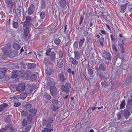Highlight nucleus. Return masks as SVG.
<instances>
[{
    "instance_id": "nucleus-1",
    "label": "nucleus",
    "mask_w": 132,
    "mask_h": 132,
    "mask_svg": "<svg viewBox=\"0 0 132 132\" xmlns=\"http://www.w3.org/2000/svg\"><path fill=\"white\" fill-rule=\"evenodd\" d=\"M21 23L23 25L24 27H26L24 31V34L25 36V38L27 37L28 36L29 33V30L28 27L29 25V23L27 21H26L24 22H22Z\"/></svg>"
},
{
    "instance_id": "nucleus-2",
    "label": "nucleus",
    "mask_w": 132,
    "mask_h": 132,
    "mask_svg": "<svg viewBox=\"0 0 132 132\" xmlns=\"http://www.w3.org/2000/svg\"><path fill=\"white\" fill-rule=\"evenodd\" d=\"M59 103L56 100H53L52 102V104L51 105V109L54 111L56 110L59 108L58 105Z\"/></svg>"
},
{
    "instance_id": "nucleus-3",
    "label": "nucleus",
    "mask_w": 132,
    "mask_h": 132,
    "mask_svg": "<svg viewBox=\"0 0 132 132\" xmlns=\"http://www.w3.org/2000/svg\"><path fill=\"white\" fill-rule=\"evenodd\" d=\"M25 85L24 83L19 84L16 88V91L20 92L24 91L26 88Z\"/></svg>"
},
{
    "instance_id": "nucleus-4",
    "label": "nucleus",
    "mask_w": 132,
    "mask_h": 132,
    "mask_svg": "<svg viewBox=\"0 0 132 132\" xmlns=\"http://www.w3.org/2000/svg\"><path fill=\"white\" fill-rule=\"evenodd\" d=\"M5 3V6L7 8H12L14 5L13 2V0H4Z\"/></svg>"
},
{
    "instance_id": "nucleus-5",
    "label": "nucleus",
    "mask_w": 132,
    "mask_h": 132,
    "mask_svg": "<svg viewBox=\"0 0 132 132\" xmlns=\"http://www.w3.org/2000/svg\"><path fill=\"white\" fill-rule=\"evenodd\" d=\"M71 87V85L70 83H66L65 86H61V88L63 91L67 92L68 90Z\"/></svg>"
},
{
    "instance_id": "nucleus-6",
    "label": "nucleus",
    "mask_w": 132,
    "mask_h": 132,
    "mask_svg": "<svg viewBox=\"0 0 132 132\" xmlns=\"http://www.w3.org/2000/svg\"><path fill=\"white\" fill-rule=\"evenodd\" d=\"M50 92L52 95L53 96H55L57 94V89L55 86H52L50 87Z\"/></svg>"
},
{
    "instance_id": "nucleus-7",
    "label": "nucleus",
    "mask_w": 132,
    "mask_h": 132,
    "mask_svg": "<svg viewBox=\"0 0 132 132\" xmlns=\"http://www.w3.org/2000/svg\"><path fill=\"white\" fill-rule=\"evenodd\" d=\"M8 106V104L6 103H4L0 105V111L3 112L6 110V108Z\"/></svg>"
},
{
    "instance_id": "nucleus-8",
    "label": "nucleus",
    "mask_w": 132,
    "mask_h": 132,
    "mask_svg": "<svg viewBox=\"0 0 132 132\" xmlns=\"http://www.w3.org/2000/svg\"><path fill=\"white\" fill-rule=\"evenodd\" d=\"M47 127H49V128H44V130H42V132H50L51 131L53 130V129L52 128L51 125L50 124L48 125Z\"/></svg>"
},
{
    "instance_id": "nucleus-9",
    "label": "nucleus",
    "mask_w": 132,
    "mask_h": 132,
    "mask_svg": "<svg viewBox=\"0 0 132 132\" xmlns=\"http://www.w3.org/2000/svg\"><path fill=\"white\" fill-rule=\"evenodd\" d=\"M55 53L54 52H51L50 55V59L52 62H53L55 61Z\"/></svg>"
},
{
    "instance_id": "nucleus-10",
    "label": "nucleus",
    "mask_w": 132,
    "mask_h": 132,
    "mask_svg": "<svg viewBox=\"0 0 132 132\" xmlns=\"http://www.w3.org/2000/svg\"><path fill=\"white\" fill-rule=\"evenodd\" d=\"M6 70L5 68H3L2 69V71H0V79L3 78L4 77Z\"/></svg>"
},
{
    "instance_id": "nucleus-11",
    "label": "nucleus",
    "mask_w": 132,
    "mask_h": 132,
    "mask_svg": "<svg viewBox=\"0 0 132 132\" xmlns=\"http://www.w3.org/2000/svg\"><path fill=\"white\" fill-rule=\"evenodd\" d=\"M69 60L71 63H72L74 65L77 64L78 63L77 60L75 59V58L72 57H70L69 58Z\"/></svg>"
},
{
    "instance_id": "nucleus-12",
    "label": "nucleus",
    "mask_w": 132,
    "mask_h": 132,
    "mask_svg": "<svg viewBox=\"0 0 132 132\" xmlns=\"http://www.w3.org/2000/svg\"><path fill=\"white\" fill-rule=\"evenodd\" d=\"M74 53V58L76 60L78 59L80 56V55L78 51H75Z\"/></svg>"
},
{
    "instance_id": "nucleus-13",
    "label": "nucleus",
    "mask_w": 132,
    "mask_h": 132,
    "mask_svg": "<svg viewBox=\"0 0 132 132\" xmlns=\"http://www.w3.org/2000/svg\"><path fill=\"white\" fill-rule=\"evenodd\" d=\"M31 105L30 104L28 103L25 104L24 107V110H29L31 109Z\"/></svg>"
},
{
    "instance_id": "nucleus-14",
    "label": "nucleus",
    "mask_w": 132,
    "mask_h": 132,
    "mask_svg": "<svg viewBox=\"0 0 132 132\" xmlns=\"http://www.w3.org/2000/svg\"><path fill=\"white\" fill-rule=\"evenodd\" d=\"M60 3V5L62 7L64 8L66 4L65 0H61Z\"/></svg>"
},
{
    "instance_id": "nucleus-15",
    "label": "nucleus",
    "mask_w": 132,
    "mask_h": 132,
    "mask_svg": "<svg viewBox=\"0 0 132 132\" xmlns=\"http://www.w3.org/2000/svg\"><path fill=\"white\" fill-rule=\"evenodd\" d=\"M103 56L105 58L108 59L110 60L111 59V54L109 53H104Z\"/></svg>"
},
{
    "instance_id": "nucleus-16",
    "label": "nucleus",
    "mask_w": 132,
    "mask_h": 132,
    "mask_svg": "<svg viewBox=\"0 0 132 132\" xmlns=\"http://www.w3.org/2000/svg\"><path fill=\"white\" fill-rule=\"evenodd\" d=\"M63 61L62 59H59L57 60V63L59 65V67L60 68H61L62 67Z\"/></svg>"
},
{
    "instance_id": "nucleus-17",
    "label": "nucleus",
    "mask_w": 132,
    "mask_h": 132,
    "mask_svg": "<svg viewBox=\"0 0 132 132\" xmlns=\"http://www.w3.org/2000/svg\"><path fill=\"white\" fill-rule=\"evenodd\" d=\"M85 40V38H84L80 39L79 44V48H81L83 44L84 43Z\"/></svg>"
},
{
    "instance_id": "nucleus-18",
    "label": "nucleus",
    "mask_w": 132,
    "mask_h": 132,
    "mask_svg": "<svg viewBox=\"0 0 132 132\" xmlns=\"http://www.w3.org/2000/svg\"><path fill=\"white\" fill-rule=\"evenodd\" d=\"M31 87L30 86H28V88H27L26 90V93L27 94H29L31 93L32 90H31Z\"/></svg>"
},
{
    "instance_id": "nucleus-19",
    "label": "nucleus",
    "mask_w": 132,
    "mask_h": 132,
    "mask_svg": "<svg viewBox=\"0 0 132 132\" xmlns=\"http://www.w3.org/2000/svg\"><path fill=\"white\" fill-rule=\"evenodd\" d=\"M36 65L34 63H29L28 64V69H32L36 67Z\"/></svg>"
},
{
    "instance_id": "nucleus-20",
    "label": "nucleus",
    "mask_w": 132,
    "mask_h": 132,
    "mask_svg": "<svg viewBox=\"0 0 132 132\" xmlns=\"http://www.w3.org/2000/svg\"><path fill=\"white\" fill-rule=\"evenodd\" d=\"M125 101L124 100H123L120 105V109H123L125 108Z\"/></svg>"
},
{
    "instance_id": "nucleus-21",
    "label": "nucleus",
    "mask_w": 132,
    "mask_h": 132,
    "mask_svg": "<svg viewBox=\"0 0 132 132\" xmlns=\"http://www.w3.org/2000/svg\"><path fill=\"white\" fill-rule=\"evenodd\" d=\"M27 94L24 93H22L21 94L20 97L21 99L24 100L26 97Z\"/></svg>"
},
{
    "instance_id": "nucleus-22",
    "label": "nucleus",
    "mask_w": 132,
    "mask_h": 132,
    "mask_svg": "<svg viewBox=\"0 0 132 132\" xmlns=\"http://www.w3.org/2000/svg\"><path fill=\"white\" fill-rule=\"evenodd\" d=\"M127 106L128 108H132V100H130L128 101Z\"/></svg>"
},
{
    "instance_id": "nucleus-23",
    "label": "nucleus",
    "mask_w": 132,
    "mask_h": 132,
    "mask_svg": "<svg viewBox=\"0 0 132 132\" xmlns=\"http://www.w3.org/2000/svg\"><path fill=\"white\" fill-rule=\"evenodd\" d=\"M13 46L14 48L16 49L19 50L20 48V46L16 43H14L13 44Z\"/></svg>"
},
{
    "instance_id": "nucleus-24",
    "label": "nucleus",
    "mask_w": 132,
    "mask_h": 132,
    "mask_svg": "<svg viewBox=\"0 0 132 132\" xmlns=\"http://www.w3.org/2000/svg\"><path fill=\"white\" fill-rule=\"evenodd\" d=\"M46 71L47 73L50 75H51L53 73V70L49 69H47Z\"/></svg>"
},
{
    "instance_id": "nucleus-25",
    "label": "nucleus",
    "mask_w": 132,
    "mask_h": 132,
    "mask_svg": "<svg viewBox=\"0 0 132 132\" xmlns=\"http://www.w3.org/2000/svg\"><path fill=\"white\" fill-rule=\"evenodd\" d=\"M54 42L56 45H59L60 43L61 40L59 38H56L55 39Z\"/></svg>"
},
{
    "instance_id": "nucleus-26",
    "label": "nucleus",
    "mask_w": 132,
    "mask_h": 132,
    "mask_svg": "<svg viewBox=\"0 0 132 132\" xmlns=\"http://www.w3.org/2000/svg\"><path fill=\"white\" fill-rule=\"evenodd\" d=\"M130 114L128 111L126 110L125 112V116L126 118H128Z\"/></svg>"
},
{
    "instance_id": "nucleus-27",
    "label": "nucleus",
    "mask_w": 132,
    "mask_h": 132,
    "mask_svg": "<svg viewBox=\"0 0 132 132\" xmlns=\"http://www.w3.org/2000/svg\"><path fill=\"white\" fill-rule=\"evenodd\" d=\"M45 0L42 1L41 3V7L42 8H45V7L46 6L45 4Z\"/></svg>"
},
{
    "instance_id": "nucleus-28",
    "label": "nucleus",
    "mask_w": 132,
    "mask_h": 132,
    "mask_svg": "<svg viewBox=\"0 0 132 132\" xmlns=\"http://www.w3.org/2000/svg\"><path fill=\"white\" fill-rule=\"evenodd\" d=\"M28 112L25 111H23L21 112V115L22 116H26L28 114Z\"/></svg>"
},
{
    "instance_id": "nucleus-29",
    "label": "nucleus",
    "mask_w": 132,
    "mask_h": 132,
    "mask_svg": "<svg viewBox=\"0 0 132 132\" xmlns=\"http://www.w3.org/2000/svg\"><path fill=\"white\" fill-rule=\"evenodd\" d=\"M37 112V110L35 109L30 110H29V113L32 114H34Z\"/></svg>"
},
{
    "instance_id": "nucleus-30",
    "label": "nucleus",
    "mask_w": 132,
    "mask_h": 132,
    "mask_svg": "<svg viewBox=\"0 0 132 132\" xmlns=\"http://www.w3.org/2000/svg\"><path fill=\"white\" fill-rule=\"evenodd\" d=\"M44 97L50 100L51 98V96L47 94H45L44 95Z\"/></svg>"
},
{
    "instance_id": "nucleus-31",
    "label": "nucleus",
    "mask_w": 132,
    "mask_h": 132,
    "mask_svg": "<svg viewBox=\"0 0 132 132\" xmlns=\"http://www.w3.org/2000/svg\"><path fill=\"white\" fill-rule=\"evenodd\" d=\"M129 5L128 4L126 3L125 4L121 5L120 6V7L121 8H126V7H127Z\"/></svg>"
},
{
    "instance_id": "nucleus-32",
    "label": "nucleus",
    "mask_w": 132,
    "mask_h": 132,
    "mask_svg": "<svg viewBox=\"0 0 132 132\" xmlns=\"http://www.w3.org/2000/svg\"><path fill=\"white\" fill-rule=\"evenodd\" d=\"M32 119V116L31 115H29L27 117V119L28 121H31Z\"/></svg>"
},
{
    "instance_id": "nucleus-33",
    "label": "nucleus",
    "mask_w": 132,
    "mask_h": 132,
    "mask_svg": "<svg viewBox=\"0 0 132 132\" xmlns=\"http://www.w3.org/2000/svg\"><path fill=\"white\" fill-rule=\"evenodd\" d=\"M78 42L76 41L73 44L74 48L75 49L78 48V49H79L78 48Z\"/></svg>"
},
{
    "instance_id": "nucleus-34",
    "label": "nucleus",
    "mask_w": 132,
    "mask_h": 132,
    "mask_svg": "<svg viewBox=\"0 0 132 132\" xmlns=\"http://www.w3.org/2000/svg\"><path fill=\"white\" fill-rule=\"evenodd\" d=\"M34 11V9H28V13L29 14H32Z\"/></svg>"
},
{
    "instance_id": "nucleus-35",
    "label": "nucleus",
    "mask_w": 132,
    "mask_h": 132,
    "mask_svg": "<svg viewBox=\"0 0 132 132\" xmlns=\"http://www.w3.org/2000/svg\"><path fill=\"white\" fill-rule=\"evenodd\" d=\"M59 58L62 59L63 56V53L62 51H60L59 53Z\"/></svg>"
},
{
    "instance_id": "nucleus-36",
    "label": "nucleus",
    "mask_w": 132,
    "mask_h": 132,
    "mask_svg": "<svg viewBox=\"0 0 132 132\" xmlns=\"http://www.w3.org/2000/svg\"><path fill=\"white\" fill-rule=\"evenodd\" d=\"M19 8H26L25 4L23 5L22 3L21 4V3H20V5H19Z\"/></svg>"
},
{
    "instance_id": "nucleus-37",
    "label": "nucleus",
    "mask_w": 132,
    "mask_h": 132,
    "mask_svg": "<svg viewBox=\"0 0 132 132\" xmlns=\"http://www.w3.org/2000/svg\"><path fill=\"white\" fill-rule=\"evenodd\" d=\"M9 56L10 57L12 58L15 56L14 52H12L10 53L9 55Z\"/></svg>"
},
{
    "instance_id": "nucleus-38",
    "label": "nucleus",
    "mask_w": 132,
    "mask_h": 132,
    "mask_svg": "<svg viewBox=\"0 0 132 132\" xmlns=\"http://www.w3.org/2000/svg\"><path fill=\"white\" fill-rule=\"evenodd\" d=\"M124 41L123 40H122L119 42V45L120 47H121V46H123V45H124Z\"/></svg>"
},
{
    "instance_id": "nucleus-39",
    "label": "nucleus",
    "mask_w": 132,
    "mask_h": 132,
    "mask_svg": "<svg viewBox=\"0 0 132 132\" xmlns=\"http://www.w3.org/2000/svg\"><path fill=\"white\" fill-rule=\"evenodd\" d=\"M13 27L15 28H16L18 26V23L17 22H13Z\"/></svg>"
},
{
    "instance_id": "nucleus-40",
    "label": "nucleus",
    "mask_w": 132,
    "mask_h": 132,
    "mask_svg": "<svg viewBox=\"0 0 132 132\" xmlns=\"http://www.w3.org/2000/svg\"><path fill=\"white\" fill-rule=\"evenodd\" d=\"M36 78V77L35 75H32L30 77L31 80H35Z\"/></svg>"
},
{
    "instance_id": "nucleus-41",
    "label": "nucleus",
    "mask_w": 132,
    "mask_h": 132,
    "mask_svg": "<svg viewBox=\"0 0 132 132\" xmlns=\"http://www.w3.org/2000/svg\"><path fill=\"white\" fill-rule=\"evenodd\" d=\"M40 16L42 19H44L45 16V14L43 12H42L40 13Z\"/></svg>"
},
{
    "instance_id": "nucleus-42",
    "label": "nucleus",
    "mask_w": 132,
    "mask_h": 132,
    "mask_svg": "<svg viewBox=\"0 0 132 132\" xmlns=\"http://www.w3.org/2000/svg\"><path fill=\"white\" fill-rule=\"evenodd\" d=\"M59 77L60 78V79L62 80H63L64 77L63 75L61 74H60L59 75Z\"/></svg>"
},
{
    "instance_id": "nucleus-43",
    "label": "nucleus",
    "mask_w": 132,
    "mask_h": 132,
    "mask_svg": "<svg viewBox=\"0 0 132 132\" xmlns=\"http://www.w3.org/2000/svg\"><path fill=\"white\" fill-rule=\"evenodd\" d=\"M30 125H28L27 127V128L25 129V131H29L30 129Z\"/></svg>"
},
{
    "instance_id": "nucleus-44",
    "label": "nucleus",
    "mask_w": 132,
    "mask_h": 132,
    "mask_svg": "<svg viewBox=\"0 0 132 132\" xmlns=\"http://www.w3.org/2000/svg\"><path fill=\"white\" fill-rule=\"evenodd\" d=\"M112 47L113 50L116 52H117V49L116 48V46L114 45H112Z\"/></svg>"
},
{
    "instance_id": "nucleus-45",
    "label": "nucleus",
    "mask_w": 132,
    "mask_h": 132,
    "mask_svg": "<svg viewBox=\"0 0 132 132\" xmlns=\"http://www.w3.org/2000/svg\"><path fill=\"white\" fill-rule=\"evenodd\" d=\"M22 126H24L27 125V122L25 120H23L22 122Z\"/></svg>"
},
{
    "instance_id": "nucleus-46",
    "label": "nucleus",
    "mask_w": 132,
    "mask_h": 132,
    "mask_svg": "<svg viewBox=\"0 0 132 132\" xmlns=\"http://www.w3.org/2000/svg\"><path fill=\"white\" fill-rule=\"evenodd\" d=\"M8 129V128L6 127L4 128H2L0 129V131L2 132H4L6 130Z\"/></svg>"
},
{
    "instance_id": "nucleus-47",
    "label": "nucleus",
    "mask_w": 132,
    "mask_h": 132,
    "mask_svg": "<svg viewBox=\"0 0 132 132\" xmlns=\"http://www.w3.org/2000/svg\"><path fill=\"white\" fill-rule=\"evenodd\" d=\"M21 104L20 103H14V105L15 107H18Z\"/></svg>"
},
{
    "instance_id": "nucleus-48",
    "label": "nucleus",
    "mask_w": 132,
    "mask_h": 132,
    "mask_svg": "<svg viewBox=\"0 0 132 132\" xmlns=\"http://www.w3.org/2000/svg\"><path fill=\"white\" fill-rule=\"evenodd\" d=\"M89 73L90 75H92L93 74V72L92 70L89 69L88 70Z\"/></svg>"
},
{
    "instance_id": "nucleus-49",
    "label": "nucleus",
    "mask_w": 132,
    "mask_h": 132,
    "mask_svg": "<svg viewBox=\"0 0 132 132\" xmlns=\"http://www.w3.org/2000/svg\"><path fill=\"white\" fill-rule=\"evenodd\" d=\"M51 51V49H49L47 52H46V55H50V53Z\"/></svg>"
},
{
    "instance_id": "nucleus-50",
    "label": "nucleus",
    "mask_w": 132,
    "mask_h": 132,
    "mask_svg": "<svg viewBox=\"0 0 132 132\" xmlns=\"http://www.w3.org/2000/svg\"><path fill=\"white\" fill-rule=\"evenodd\" d=\"M11 99L12 100L13 102H15V101H16V100L17 99V98H15L14 96L11 97Z\"/></svg>"
},
{
    "instance_id": "nucleus-51",
    "label": "nucleus",
    "mask_w": 132,
    "mask_h": 132,
    "mask_svg": "<svg viewBox=\"0 0 132 132\" xmlns=\"http://www.w3.org/2000/svg\"><path fill=\"white\" fill-rule=\"evenodd\" d=\"M17 75L15 73H14L12 74V78H15L17 77Z\"/></svg>"
},
{
    "instance_id": "nucleus-52",
    "label": "nucleus",
    "mask_w": 132,
    "mask_h": 132,
    "mask_svg": "<svg viewBox=\"0 0 132 132\" xmlns=\"http://www.w3.org/2000/svg\"><path fill=\"white\" fill-rule=\"evenodd\" d=\"M83 17H82V16H81L80 17V21H79V24H81L82 22L83 21Z\"/></svg>"
},
{
    "instance_id": "nucleus-53",
    "label": "nucleus",
    "mask_w": 132,
    "mask_h": 132,
    "mask_svg": "<svg viewBox=\"0 0 132 132\" xmlns=\"http://www.w3.org/2000/svg\"><path fill=\"white\" fill-rule=\"evenodd\" d=\"M46 123V121L45 119H43V122H42L43 125L44 126V125H45Z\"/></svg>"
},
{
    "instance_id": "nucleus-54",
    "label": "nucleus",
    "mask_w": 132,
    "mask_h": 132,
    "mask_svg": "<svg viewBox=\"0 0 132 132\" xmlns=\"http://www.w3.org/2000/svg\"><path fill=\"white\" fill-rule=\"evenodd\" d=\"M104 38L103 37L99 39L100 42H104Z\"/></svg>"
},
{
    "instance_id": "nucleus-55",
    "label": "nucleus",
    "mask_w": 132,
    "mask_h": 132,
    "mask_svg": "<svg viewBox=\"0 0 132 132\" xmlns=\"http://www.w3.org/2000/svg\"><path fill=\"white\" fill-rule=\"evenodd\" d=\"M35 7H35L34 4H31L29 8H34Z\"/></svg>"
},
{
    "instance_id": "nucleus-56",
    "label": "nucleus",
    "mask_w": 132,
    "mask_h": 132,
    "mask_svg": "<svg viewBox=\"0 0 132 132\" xmlns=\"http://www.w3.org/2000/svg\"><path fill=\"white\" fill-rule=\"evenodd\" d=\"M92 6H91L90 5H89V4H88L87 5V7H86L87 8H91V7Z\"/></svg>"
},
{
    "instance_id": "nucleus-57",
    "label": "nucleus",
    "mask_w": 132,
    "mask_h": 132,
    "mask_svg": "<svg viewBox=\"0 0 132 132\" xmlns=\"http://www.w3.org/2000/svg\"><path fill=\"white\" fill-rule=\"evenodd\" d=\"M119 3H123L125 1V0H118Z\"/></svg>"
},
{
    "instance_id": "nucleus-58",
    "label": "nucleus",
    "mask_w": 132,
    "mask_h": 132,
    "mask_svg": "<svg viewBox=\"0 0 132 132\" xmlns=\"http://www.w3.org/2000/svg\"><path fill=\"white\" fill-rule=\"evenodd\" d=\"M47 60L46 59H45L43 61V63L45 64H47Z\"/></svg>"
},
{
    "instance_id": "nucleus-59",
    "label": "nucleus",
    "mask_w": 132,
    "mask_h": 132,
    "mask_svg": "<svg viewBox=\"0 0 132 132\" xmlns=\"http://www.w3.org/2000/svg\"><path fill=\"white\" fill-rule=\"evenodd\" d=\"M31 20V18L29 16H28L26 17V20Z\"/></svg>"
},
{
    "instance_id": "nucleus-60",
    "label": "nucleus",
    "mask_w": 132,
    "mask_h": 132,
    "mask_svg": "<svg viewBox=\"0 0 132 132\" xmlns=\"http://www.w3.org/2000/svg\"><path fill=\"white\" fill-rule=\"evenodd\" d=\"M15 13H17V12H19L20 10L19 9H16L15 10Z\"/></svg>"
},
{
    "instance_id": "nucleus-61",
    "label": "nucleus",
    "mask_w": 132,
    "mask_h": 132,
    "mask_svg": "<svg viewBox=\"0 0 132 132\" xmlns=\"http://www.w3.org/2000/svg\"><path fill=\"white\" fill-rule=\"evenodd\" d=\"M101 32L102 34H105V31L103 30H101Z\"/></svg>"
},
{
    "instance_id": "nucleus-62",
    "label": "nucleus",
    "mask_w": 132,
    "mask_h": 132,
    "mask_svg": "<svg viewBox=\"0 0 132 132\" xmlns=\"http://www.w3.org/2000/svg\"><path fill=\"white\" fill-rule=\"evenodd\" d=\"M110 36L111 40H114V39L113 38V35H111Z\"/></svg>"
},
{
    "instance_id": "nucleus-63",
    "label": "nucleus",
    "mask_w": 132,
    "mask_h": 132,
    "mask_svg": "<svg viewBox=\"0 0 132 132\" xmlns=\"http://www.w3.org/2000/svg\"><path fill=\"white\" fill-rule=\"evenodd\" d=\"M38 57L41 60L42 58L43 57L41 55H38Z\"/></svg>"
},
{
    "instance_id": "nucleus-64",
    "label": "nucleus",
    "mask_w": 132,
    "mask_h": 132,
    "mask_svg": "<svg viewBox=\"0 0 132 132\" xmlns=\"http://www.w3.org/2000/svg\"><path fill=\"white\" fill-rule=\"evenodd\" d=\"M67 25H66L64 26V32H65L66 30V29H67Z\"/></svg>"
}]
</instances>
